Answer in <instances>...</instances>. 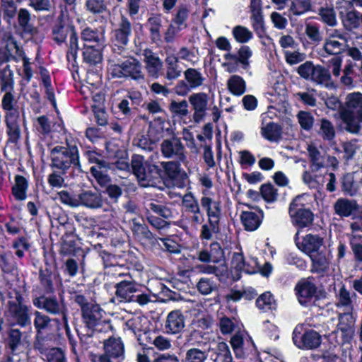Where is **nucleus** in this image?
<instances>
[{
    "mask_svg": "<svg viewBox=\"0 0 362 362\" xmlns=\"http://www.w3.org/2000/svg\"><path fill=\"white\" fill-rule=\"evenodd\" d=\"M127 54H112L108 59L107 70L112 77H130L134 80L144 79L141 63Z\"/></svg>",
    "mask_w": 362,
    "mask_h": 362,
    "instance_id": "nucleus-1",
    "label": "nucleus"
},
{
    "mask_svg": "<svg viewBox=\"0 0 362 362\" xmlns=\"http://www.w3.org/2000/svg\"><path fill=\"white\" fill-rule=\"evenodd\" d=\"M340 116L346 124V129L351 133H358L362 124V93L354 92L346 95L344 107Z\"/></svg>",
    "mask_w": 362,
    "mask_h": 362,
    "instance_id": "nucleus-2",
    "label": "nucleus"
},
{
    "mask_svg": "<svg viewBox=\"0 0 362 362\" xmlns=\"http://www.w3.org/2000/svg\"><path fill=\"white\" fill-rule=\"evenodd\" d=\"M15 300H9L6 304V317L11 325L26 327L31 325L30 308L23 303V297L19 291H15Z\"/></svg>",
    "mask_w": 362,
    "mask_h": 362,
    "instance_id": "nucleus-3",
    "label": "nucleus"
},
{
    "mask_svg": "<svg viewBox=\"0 0 362 362\" xmlns=\"http://www.w3.org/2000/svg\"><path fill=\"white\" fill-rule=\"evenodd\" d=\"M52 165L63 171L72 165L80 167L78 151L76 146H56L51 151Z\"/></svg>",
    "mask_w": 362,
    "mask_h": 362,
    "instance_id": "nucleus-4",
    "label": "nucleus"
},
{
    "mask_svg": "<svg viewBox=\"0 0 362 362\" xmlns=\"http://www.w3.org/2000/svg\"><path fill=\"white\" fill-rule=\"evenodd\" d=\"M308 198V194H303L296 196L291 202L288 213L293 224L307 226L312 223L314 215L310 209L305 208Z\"/></svg>",
    "mask_w": 362,
    "mask_h": 362,
    "instance_id": "nucleus-5",
    "label": "nucleus"
},
{
    "mask_svg": "<svg viewBox=\"0 0 362 362\" xmlns=\"http://www.w3.org/2000/svg\"><path fill=\"white\" fill-rule=\"evenodd\" d=\"M252 55V49L246 45L241 46L237 54L226 52L223 54L221 66L229 74L238 71L240 66L245 69L250 65V58Z\"/></svg>",
    "mask_w": 362,
    "mask_h": 362,
    "instance_id": "nucleus-6",
    "label": "nucleus"
},
{
    "mask_svg": "<svg viewBox=\"0 0 362 362\" xmlns=\"http://www.w3.org/2000/svg\"><path fill=\"white\" fill-rule=\"evenodd\" d=\"M132 168L134 174L140 182H147V183L141 184L144 186L149 185L151 181L160 176L158 166L154 164H147L144 156L141 155L136 154L132 156Z\"/></svg>",
    "mask_w": 362,
    "mask_h": 362,
    "instance_id": "nucleus-7",
    "label": "nucleus"
},
{
    "mask_svg": "<svg viewBox=\"0 0 362 362\" xmlns=\"http://www.w3.org/2000/svg\"><path fill=\"white\" fill-rule=\"evenodd\" d=\"M338 320L337 330L332 332L329 336L334 337L335 342L338 344L349 342L354 334V320L352 314L349 312L339 313Z\"/></svg>",
    "mask_w": 362,
    "mask_h": 362,
    "instance_id": "nucleus-8",
    "label": "nucleus"
},
{
    "mask_svg": "<svg viewBox=\"0 0 362 362\" xmlns=\"http://www.w3.org/2000/svg\"><path fill=\"white\" fill-rule=\"evenodd\" d=\"M132 32L131 23L126 17L122 16L119 28L113 33L112 54H128L124 48Z\"/></svg>",
    "mask_w": 362,
    "mask_h": 362,
    "instance_id": "nucleus-9",
    "label": "nucleus"
},
{
    "mask_svg": "<svg viewBox=\"0 0 362 362\" xmlns=\"http://www.w3.org/2000/svg\"><path fill=\"white\" fill-rule=\"evenodd\" d=\"M35 307L44 309L52 315H62V320L66 322V308L62 301L59 302L55 297L41 296L33 299Z\"/></svg>",
    "mask_w": 362,
    "mask_h": 362,
    "instance_id": "nucleus-10",
    "label": "nucleus"
},
{
    "mask_svg": "<svg viewBox=\"0 0 362 362\" xmlns=\"http://www.w3.org/2000/svg\"><path fill=\"white\" fill-rule=\"evenodd\" d=\"M293 341L299 349L313 350L321 345L322 337L313 329L308 330L301 334L296 329L293 333Z\"/></svg>",
    "mask_w": 362,
    "mask_h": 362,
    "instance_id": "nucleus-11",
    "label": "nucleus"
},
{
    "mask_svg": "<svg viewBox=\"0 0 362 362\" xmlns=\"http://www.w3.org/2000/svg\"><path fill=\"white\" fill-rule=\"evenodd\" d=\"M54 40L58 42L62 43L65 41L67 36L69 35V46L70 53L74 57L78 49V38L76 33L74 27L69 24L59 23L53 29Z\"/></svg>",
    "mask_w": 362,
    "mask_h": 362,
    "instance_id": "nucleus-12",
    "label": "nucleus"
},
{
    "mask_svg": "<svg viewBox=\"0 0 362 362\" xmlns=\"http://www.w3.org/2000/svg\"><path fill=\"white\" fill-rule=\"evenodd\" d=\"M346 38L337 29L330 30L323 44V50L329 55L341 54L345 48Z\"/></svg>",
    "mask_w": 362,
    "mask_h": 362,
    "instance_id": "nucleus-13",
    "label": "nucleus"
},
{
    "mask_svg": "<svg viewBox=\"0 0 362 362\" xmlns=\"http://www.w3.org/2000/svg\"><path fill=\"white\" fill-rule=\"evenodd\" d=\"M160 151L166 158H175L182 163L186 160L185 147L178 138L173 137L163 140L160 144Z\"/></svg>",
    "mask_w": 362,
    "mask_h": 362,
    "instance_id": "nucleus-14",
    "label": "nucleus"
},
{
    "mask_svg": "<svg viewBox=\"0 0 362 362\" xmlns=\"http://www.w3.org/2000/svg\"><path fill=\"white\" fill-rule=\"evenodd\" d=\"M189 102L194 110L193 119L199 122L206 114L208 96L204 93H193L189 97Z\"/></svg>",
    "mask_w": 362,
    "mask_h": 362,
    "instance_id": "nucleus-15",
    "label": "nucleus"
},
{
    "mask_svg": "<svg viewBox=\"0 0 362 362\" xmlns=\"http://www.w3.org/2000/svg\"><path fill=\"white\" fill-rule=\"evenodd\" d=\"M24 52L17 45L16 41L10 35H6L0 41V59L2 61H8L15 54L18 57L23 56Z\"/></svg>",
    "mask_w": 362,
    "mask_h": 362,
    "instance_id": "nucleus-16",
    "label": "nucleus"
},
{
    "mask_svg": "<svg viewBox=\"0 0 362 362\" xmlns=\"http://www.w3.org/2000/svg\"><path fill=\"white\" fill-rule=\"evenodd\" d=\"M115 296L120 302H133L137 291L136 284L133 281H122L115 285Z\"/></svg>",
    "mask_w": 362,
    "mask_h": 362,
    "instance_id": "nucleus-17",
    "label": "nucleus"
},
{
    "mask_svg": "<svg viewBox=\"0 0 362 362\" xmlns=\"http://www.w3.org/2000/svg\"><path fill=\"white\" fill-rule=\"evenodd\" d=\"M105 312L99 305L93 303L81 313L84 323L88 328H94L102 322Z\"/></svg>",
    "mask_w": 362,
    "mask_h": 362,
    "instance_id": "nucleus-18",
    "label": "nucleus"
},
{
    "mask_svg": "<svg viewBox=\"0 0 362 362\" xmlns=\"http://www.w3.org/2000/svg\"><path fill=\"white\" fill-rule=\"evenodd\" d=\"M185 327V317L179 310L171 311L167 316L165 328L168 333H180Z\"/></svg>",
    "mask_w": 362,
    "mask_h": 362,
    "instance_id": "nucleus-19",
    "label": "nucleus"
},
{
    "mask_svg": "<svg viewBox=\"0 0 362 362\" xmlns=\"http://www.w3.org/2000/svg\"><path fill=\"white\" fill-rule=\"evenodd\" d=\"M144 62L148 74L152 77H158V74L163 68L162 61L150 49H145L144 51Z\"/></svg>",
    "mask_w": 362,
    "mask_h": 362,
    "instance_id": "nucleus-20",
    "label": "nucleus"
},
{
    "mask_svg": "<svg viewBox=\"0 0 362 362\" xmlns=\"http://www.w3.org/2000/svg\"><path fill=\"white\" fill-rule=\"evenodd\" d=\"M202 206L207 211L209 221L211 226L218 224L221 213L219 203L210 197H203L201 201Z\"/></svg>",
    "mask_w": 362,
    "mask_h": 362,
    "instance_id": "nucleus-21",
    "label": "nucleus"
},
{
    "mask_svg": "<svg viewBox=\"0 0 362 362\" xmlns=\"http://www.w3.org/2000/svg\"><path fill=\"white\" fill-rule=\"evenodd\" d=\"M267 116L262 117L261 135L268 141H276L281 136V128L277 124L267 121Z\"/></svg>",
    "mask_w": 362,
    "mask_h": 362,
    "instance_id": "nucleus-22",
    "label": "nucleus"
},
{
    "mask_svg": "<svg viewBox=\"0 0 362 362\" xmlns=\"http://www.w3.org/2000/svg\"><path fill=\"white\" fill-rule=\"evenodd\" d=\"M105 355L117 358L124 355V347L120 338L110 337L103 343Z\"/></svg>",
    "mask_w": 362,
    "mask_h": 362,
    "instance_id": "nucleus-23",
    "label": "nucleus"
},
{
    "mask_svg": "<svg viewBox=\"0 0 362 362\" xmlns=\"http://www.w3.org/2000/svg\"><path fill=\"white\" fill-rule=\"evenodd\" d=\"M317 170L315 168H311L310 171L305 170L302 175L303 182L310 189H320L325 182V176H323L322 174L315 173V171Z\"/></svg>",
    "mask_w": 362,
    "mask_h": 362,
    "instance_id": "nucleus-24",
    "label": "nucleus"
},
{
    "mask_svg": "<svg viewBox=\"0 0 362 362\" xmlns=\"http://www.w3.org/2000/svg\"><path fill=\"white\" fill-rule=\"evenodd\" d=\"M103 205L100 194L91 191H84L79 194V206H83L90 209H97Z\"/></svg>",
    "mask_w": 362,
    "mask_h": 362,
    "instance_id": "nucleus-25",
    "label": "nucleus"
},
{
    "mask_svg": "<svg viewBox=\"0 0 362 362\" xmlns=\"http://www.w3.org/2000/svg\"><path fill=\"white\" fill-rule=\"evenodd\" d=\"M311 81L328 88H335L329 70L320 65L315 66Z\"/></svg>",
    "mask_w": 362,
    "mask_h": 362,
    "instance_id": "nucleus-26",
    "label": "nucleus"
},
{
    "mask_svg": "<svg viewBox=\"0 0 362 362\" xmlns=\"http://www.w3.org/2000/svg\"><path fill=\"white\" fill-rule=\"evenodd\" d=\"M18 114L9 113L6 114L5 121L7 127V134L9 139L16 142L19 139L21 135L20 127L18 123Z\"/></svg>",
    "mask_w": 362,
    "mask_h": 362,
    "instance_id": "nucleus-27",
    "label": "nucleus"
},
{
    "mask_svg": "<svg viewBox=\"0 0 362 362\" xmlns=\"http://www.w3.org/2000/svg\"><path fill=\"white\" fill-rule=\"evenodd\" d=\"M102 45H98L95 47L86 45L83 47V57L85 62L90 64L95 65L102 61Z\"/></svg>",
    "mask_w": 362,
    "mask_h": 362,
    "instance_id": "nucleus-28",
    "label": "nucleus"
},
{
    "mask_svg": "<svg viewBox=\"0 0 362 362\" xmlns=\"http://www.w3.org/2000/svg\"><path fill=\"white\" fill-rule=\"evenodd\" d=\"M322 243V238L317 235L308 234L303 240L302 250L308 255H311L318 251Z\"/></svg>",
    "mask_w": 362,
    "mask_h": 362,
    "instance_id": "nucleus-29",
    "label": "nucleus"
},
{
    "mask_svg": "<svg viewBox=\"0 0 362 362\" xmlns=\"http://www.w3.org/2000/svg\"><path fill=\"white\" fill-rule=\"evenodd\" d=\"M228 91L235 96H240L246 91V82L238 75H232L227 81Z\"/></svg>",
    "mask_w": 362,
    "mask_h": 362,
    "instance_id": "nucleus-30",
    "label": "nucleus"
},
{
    "mask_svg": "<svg viewBox=\"0 0 362 362\" xmlns=\"http://www.w3.org/2000/svg\"><path fill=\"white\" fill-rule=\"evenodd\" d=\"M28 182L26 179L21 175L15 177V184L12 187V194L16 199L22 201L27 197Z\"/></svg>",
    "mask_w": 362,
    "mask_h": 362,
    "instance_id": "nucleus-31",
    "label": "nucleus"
},
{
    "mask_svg": "<svg viewBox=\"0 0 362 362\" xmlns=\"http://www.w3.org/2000/svg\"><path fill=\"white\" fill-rule=\"evenodd\" d=\"M334 210L339 215L348 216L353 211L356 209L357 204L356 201L347 199H339L334 204Z\"/></svg>",
    "mask_w": 362,
    "mask_h": 362,
    "instance_id": "nucleus-32",
    "label": "nucleus"
},
{
    "mask_svg": "<svg viewBox=\"0 0 362 362\" xmlns=\"http://www.w3.org/2000/svg\"><path fill=\"white\" fill-rule=\"evenodd\" d=\"M184 76L192 89L201 86L204 81L202 73L196 69L189 68L184 72Z\"/></svg>",
    "mask_w": 362,
    "mask_h": 362,
    "instance_id": "nucleus-33",
    "label": "nucleus"
},
{
    "mask_svg": "<svg viewBox=\"0 0 362 362\" xmlns=\"http://www.w3.org/2000/svg\"><path fill=\"white\" fill-rule=\"evenodd\" d=\"M299 296V301L301 304L305 303V299L313 296L316 292L315 285L309 281L300 282L296 288Z\"/></svg>",
    "mask_w": 362,
    "mask_h": 362,
    "instance_id": "nucleus-34",
    "label": "nucleus"
},
{
    "mask_svg": "<svg viewBox=\"0 0 362 362\" xmlns=\"http://www.w3.org/2000/svg\"><path fill=\"white\" fill-rule=\"evenodd\" d=\"M0 87L3 92L13 91V73L8 66L4 68L0 73Z\"/></svg>",
    "mask_w": 362,
    "mask_h": 362,
    "instance_id": "nucleus-35",
    "label": "nucleus"
},
{
    "mask_svg": "<svg viewBox=\"0 0 362 362\" xmlns=\"http://www.w3.org/2000/svg\"><path fill=\"white\" fill-rule=\"evenodd\" d=\"M340 17L343 27L348 31H351L360 26L361 17L355 11H348Z\"/></svg>",
    "mask_w": 362,
    "mask_h": 362,
    "instance_id": "nucleus-36",
    "label": "nucleus"
},
{
    "mask_svg": "<svg viewBox=\"0 0 362 362\" xmlns=\"http://www.w3.org/2000/svg\"><path fill=\"white\" fill-rule=\"evenodd\" d=\"M22 332L18 328L11 327L7 331L6 346L14 352L21 344Z\"/></svg>",
    "mask_w": 362,
    "mask_h": 362,
    "instance_id": "nucleus-37",
    "label": "nucleus"
},
{
    "mask_svg": "<svg viewBox=\"0 0 362 362\" xmlns=\"http://www.w3.org/2000/svg\"><path fill=\"white\" fill-rule=\"evenodd\" d=\"M263 218L262 211L259 214L252 211H243L240 219L244 226H259Z\"/></svg>",
    "mask_w": 362,
    "mask_h": 362,
    "instance_id": "nucleus-38",
    "label": "nucleus"
},
{
    "mask_svg": "<svg viewBox=\"0 0 362 362\" xmlns=\"http://www.w3.org/2000/svg\"><path fill=\"white\" fill-rule=\"evenodd\" d=\"M232 34L235 41L241 44L248 42L253 37L252 32L243 25L235 26L232 30Z\"/></svg>",
    "mask_w": 362,
    "mask_h": 362,
    "instance_id": "nucleus-39",
    "label": "nucleus"
},
{
    "mask_svg": "<svg viewBox=\"0 0 362 362\" xmlns=\"http://www.w3.org/2000/svg\"><path fill=\"white\" fill-rule=\"evenodd\" d=\"M307 150L312 163L311 168L319 169L323 167L325 163L324 156L319 151L316 146L313 144H309Z\"/></svg>",
    "mask_w": 362,
    "mask_h": 362,
    "instance_id": "nucleus-40",
    "label": "nucleus"
},
{
    "mask_svg": "<svg viewBox=\"0 0 362 362\" xmlns=\"http://www.w3.org/2000/svg\"><path fill=\"white\" fill-rule=\"evenodd\" d=\"M177 55L179 59L184 60L192 66L196 65L199 62L198 51L194 49L183 47L178 51Z\"/></svg>",
    "mask_w": 362,
    "mask_h": 362,
    "instance_id": "nucleus-41",
    "label": "nucleus"
},
{
    "mask_svg": "<svg viewBox=\"0 0 362 362\" xmlns=\"http://www.w3.org/2000/svg\"><path fill=\"white\" fill-rule=\"evenodd\" d=\"M81 39L84 41V46L90 45L95 47L96 44L102 45L103 42L98 33L90 28L84 29L81 33Z\"/></svg>",
    "mask_w": 362,
    "mask_h": 362,
    "instance_id": "nucleus-42",
    "label": "nucleus"
},
{
    "mask_svg": "<svg viewBox=\"0 0 362 362\" xmlns=\"http://www.w3.org/2000/svg\"><path fill=\"white\" fill-rule=\"evenodd\" d=\"M110 168V165L109 164H107L105 162H100V163L93 165L90 168V172L99 183L105 184L108 181L105 173L107 169Z\"/></svg>",
    "mask_w": 362,
    "mask_h": 362,
    "instance_id": "nucleus-43",
    "label": "nucleus"
},
{
    "mask_svg": "<svg viewBox=\"0 0 362 362\" xmlns=\"http://www.w3.org/2000/svg\"><path fill=\"white\" fill-rule=\"evenodd\" d=\"M208 356V351L199 348H191L185 354L186 362H204Z\"/></svg>",
    "mask_w": 362,
    "mask_h": 362,
    "instance_id": "nucleus-44",
    "label": "nucleus"
},
{
    "mask_svg": "<svg viewBox=\"0 0 362 362\" xmlns=\"http://www.w3.org/2000/svg\"><path fill=\"white\" fill-rule=\"evenodd\" d=\"M0 267L6 273L17 274V264L13 257L6 255H0Z\"/></svg>",
    "mask_w": 362,
    "mask_h": 362,
    "instance_id": "nucleus-45",
    "label": "nucleus"
},
{
    "mask_svg": "<svg viewBox=\"0 0 362 362\" xmlns=\"http://www.w3.org/2000/svg\"><path fill=\"white\" fill-rule=\"evenodd\" d=\"M34 326L37 334H40L42 330L47 328L50 325V317L39 311L34 313Z\"/></svg>",
    "mask_w": 362,
    "mask_h": 362,
    "instance_id": "nucleus-46",
    "label": "nucleus"
},
{
    "mask_svg": "<svg viewBox=\"0 0 362 362\" xmlns=\"http://www.w3.org/2000/svg\"><path fill=\"white\" fill-rule=\"evenodd\" d=\"M319 15H320L322 22H324L327 25L332 26V27L337 25V18H336V14L332 8H330V7L321 8L319 11Z\"/></svg>",
    "mask_w": 362,
    "mask_h": 362,
    "instance_id": "nucleus-47",
    "label": "nucleus"
},
{
    "mask_svg": "<svg viewBox=\"0 0 362 362\" xmlns=\"http://www.w3.org/2000/svg\"><path fill=\"white\" fill-rule=\"evenodd\" d=\"M0 12L4 18H12L16 13V5L13 0H1Z\"/></svg>",
    "mask_w": 362,
    "mask_h": 362,
    "instance_id": "nucleus-48",
    "label": "nucleus"
},
{
    "mask_svg": "<svg viewBox=\"0 0 362 362\" xmlns=\"http://www.w3.org/2000/svg\"><path fill=\"white\" fill-rule=\"evenodd\" d=\"M58 197L64 204L71 207L79 206V194H73L67 191L62 190L58 193Z\"/></svg>",
    "mask_w": 362,
    "mask_h": 362,
    "instance_id": "nucleus-49",
    "label": "nucleus"
},
{
    "mask_svg": "<svg viewBox=\"0 0 362 362\" xmlns=\"http://www.w3.org/2000/svg\"><path fill=\"white\" fill-rule=\"evenodd\" d=\"M310 2L309 0H294L290 7L293 15L300 16L310 11Z\"/></svg>",
    "mask_w": 362,
    "mask_h": 362,
    "instance_id": "nucleus-50",
    "label": "nucleus"
},
{
    "mask_svg": "<svg viewBox=\"0 0 362 362\" xmlns=\"http://www.w3.org/2000/svg\"><path fill=\"white\" fill-rule=\"evenodd\" d=\"M319 134L325 140H332L335 136V130L332 124L327 119H322Z\"/></svg>",
    "mask_w": 362,
    "mask_h": 362,
    "instance_id": "nucleus-51",
    "label": "nucleus"
},
{
    "mask_svg": "<svg viewBox=\"0 0 362 362\" xmlns=\"http://www.w3.org/2000/svg\"><path fill=\"white\" fill-rule=\"evenodd\" d=\"M260 192L262 198L267 202H274L277 199V189L271 184L262 185Z\"/></svg>",
    "mask_w": 362,
    "mask_h": 362,
    "instance_id": "nucleus-52",
    "label": "nucleus"
},
{
    "mask_svg": "<svg viewBox=\"0 0 362 362\" xmlns=\"http://www.w3.org/2000/svg\"><path fill=\"white\" fill-rule=\"evenodd\" d=\"M165 175L170 179L175 178L180 170V165L177 162L167 161L160 163Z\"/></svg>",
    "mask_w": 362,
    "mask_h": 362,
    "instance_id": "nucleus-53",
    "label": "nucleus"
},
{
    "mask_svg": "<svg viewBox=\"0 0 362 362\" xmlns=\"http://www.w3.org/2000/svg\"><path fill=\"white\" fill-rule=\"evenodd\" d=\"M169 108L172 113L180 117L186 116L189 112L188 104L186 100H182L180 102L173 100Z\"/></svg>",
    "mask_w": 362,
    "mask_h": 362,
    "instance_id": "nucleus-54",
    "label": "nucleus"
},
{
    "mask_svg": "<svg viewBox=\"0 0 362 362\" xmlns=\"http://www.w3.org/2000/svg\"><path fill=\"white\" fill-rule=\"evenodd\" d=\"M315 66L313 62L308 61L298 67L297 72L304 79L311 81Z\"/></svg>",
    "mask_w": 362,
    "mask_h": 362,
    "instance_id": "nucleus-55",
    "label": "nucleus"
},
{
    "mask_svg": "<svg viewBox=\"0 0 362 362\" xmlns=\"http://www.w3.org/2000/svg\"><path fill=\"white\" fill-rule=\"evenodd\" d=\"M257 306L260 309H268L274 308L275 300L273 296L269 293L267 292L261 295L256 300Z\"/></svg>",
    "mask_w": 362,
    "mask_h": 362,
    "instance_id": "nucleus-56",
    "label": "nucleus"
},
{
    "mask_svg": "<svg viewBox=\"0 0 362 362\" xmlns=\"http://www.w3.org/2000/svg\"><path fill=\"white\" fill-rule=\"evenodd\" d=\"M182 206L186 211L196 214L199 211L197 200L191 194H185L182 199Z\"/></svg>",
    "mask_w": 362,
    "mask_h": 362,
    "instance_id": "nucleus-57",
    "label": "nucleus"
},
{
    "mask_svg": "<svg viewBox=\"0 0 362 362\" xmlns=\"http://www.w3.org/2000/svg\"><path fill=\"white\" fill-rule=\"evenodd\" d=\"M309 256L312 259L314 269L316 272H324L327 268L328 262L325 256L317 254V252Z\"/></svg>",
    "mask_w": 362,
    "mask_h": 362,
    "instance_id": "nucleus-58",
    "label": "nucleus"
},
{
    "mask_svg": "<svg viewBox=\"0 0 362 362\" xmlns=\"http://www.w3.org/2000/svg\"><path fill=\"white\" fill-rule=\"evenodd\" d=\"M197 287L203 295H208L216 289V284L207 278H202L197 283Z\"/></svg>",
    "mask_w": 362,
    "mask_h": 362,
    "instance_id": "nucleus-59",
    "label": "nucleus"
},
{
    "mask_svg": "<svg viewBox=\"0 0 362 362\" xmlns=\"http://www.w3.org/2000/svg\"><path fill=\"white\" fill-rule=\"evenodd\" d=\"M256 1L255 0L251 1V8H252V26L255 30L260 29L263 26V18L261 14L260 10L255 8Z\"/></svg>",
    "mask_w": 362,
    "mask_h": 362,
    "instance_id": "nucleus-60",
    "label": "nucleus"
},
{
    "mask_svg": "<svg viewBox=\"0 0 362 362\" xmlns=\"http://www.w3.org/2000/svg\"><path fill=\"white\" fill-rule=\"evenodd\" d=\"M13 91L5 92L4 95L1 100L2 108L6 111V114L18 113L13 110L14 105V96L12 93Z\"/></svg>",
    "mask_w": 362,
    "mask_h": 362,
    "instance_id": "nucleus-61",
    "label": "nucleus"
},
{
    "mask_svg": "<svg viewBox=\"0 0 362 362\" xmlns=\"http://www.w3.org/2000/svg\"><path fill=\"white\" fill-rule=\"evenodd\" d=\"M298 122L304 129H310L314 123V118L312 115L308 112L300 111L298 114Z\"/></svg>",
    "mask_w": 362,
    "mask_h": 362,
    "instance_id": "nucleus-62",
    "label": "nucleus"
},
{
    "mask_svg": "<svg viewBox=\"0 0 362 362\" xmlns=\"http://www.w3.org/2000/svg\"><path fill=\"white\" fill-rule=\"evenodd\" d=\"M305 34L308 38L315 42H319L322 40V37L317 25L308 23L305 26Z\"/></svg>",
    "mask_w": 362,
    "mask_h": 362,
    "instance_id": "nucleus-63",
    "label": "nucleus"
},
{
    "mask_svg": "<svg viewBox=\"0 0 362 362\" xmlns=\"http://www.w3.org/2000/svg\"><path fill=\"white\" fill-rule=\"evenodd\" d=\"M48 362H64V352L59 348H51L45 354Z\"/></svg>",
    "mask_w": 362,
    "mask_h": 362,
    "instance_id": "nucleus-64",
    "label": "nucleus"
}]
</instances>
